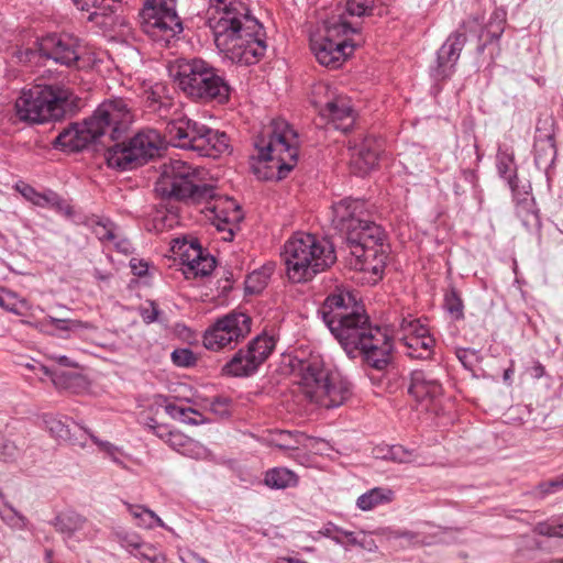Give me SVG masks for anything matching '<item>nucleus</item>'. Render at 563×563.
I'll return each instance as SVG.
<instances>
[{
  "label": "nucleus",
  "mask_w": 563,
  "mask_h": 563,
  "mask_svg": "<svg viewBox=\"0 0 563 563\" xmlns=\"http://www.w3.org/2000/svg\"><path fill=\"white\" fill-rule=\"evenodd\" d=\"M206 22L224 58L253 65L264 56L266 43L261 23L245 0H208Z\"/></svg>",
  "instance_id": "f257e3e1"
},
{
  "label": "nucleus",
  "mask_w": 563,
  "mask_h": 563,
  "mask_svg": "<svg viewBox=\"0 0 563 563\" xmlns=\"http://www.w3.org/2000/svg\"><path fill=\"white\" fill-rule=\"evenodd\" d=\"M301 393L311 402L332 409L342 406L352 395L351 383L325 364L321 355L292 361Z\"/></svg>",
  "instance_id": "f03ea898"
},
{
  "label": "nucleus",
  "mask_w": 563,
  "mask_h": 563,
  "mask_svg": "<svg viewBox=\"0 0 563 563\" xmlns=\"http://www.w3.org/2000/svg\"><path fill=\"white\" fill-rule=\"evenodd\" d=\"M320 313L342 347L352 354L360 346L361 338L369 331V318L364 307L349 291L329 295Z\"/></svg>",
  "instance_id": "7ed1b4c3"
},
{
  "label": "nucleus",
  "mask_w": 563,
  "mask_h": 563,
  "mask_svg": "<svg viewBox=\"0 0 563 563\" xmlns=\"http://www.w3.org/2000/svg\"><path fill=\"white\" fill-rule=\"evenodd\" d=\"M283 256L287 276L294 283L312 279L336 260L332 244L310 233H297L289 239L284 246Z\"/></svg>",
  "instance_id": "20e7f679"
},
{
  "label": "nucleus",
  "mask_w": 563,
  "mask_h": 563,
  "mask_svg": "<svg viewBox=\"0 0 563 563\" xmlns=\"http://www.w3.org/2000/svg\"><path fill=\"white\" fill-rule=\"evenodd\" d=\"M203 172L183 161L164 164L156 191L163 197L174 198L190 205H210L217 199V188L202 178Z\"/></svg>",
  "instance_id": "39448f33"
},
{
  "label": "nucleus",
  "mask_w": 563,
  "mask_h": 563,
  "mask_svg": "<svg viewBox=\"0 0 563 563\" xmlns=\"http://www.w3.org/2000/svg\"><path fill=\"white\" fill-rule=\"evenodd\" d=\"M175 79L180 90L192 100L218 104L229 101L230 85L216 67L201 58L179 63Z\"/></svg>",
  "instance_id": "423d86ee"
},
{
  "label": "nucleus",
  "mask_w": 563,
  "mask_h": 563,
  "mask_svg": "<svg viewBox=\"0 0 563 563\" xmlns=\"http://www.w3.org/2000/svg\"><path fill=\"white\" fill-rule=\"evenodd\" d=\"M258 159L285 178L298 161V134L284 119H275L255 141Z\"/></svg>",
  "instance_id": "0eeeda50"
},
{
  "label": "nucleus",
  "mask_w": 563,
  "mask_h": 563,
  "mask_svg": "<svg viewBox=\"0 0 563 563\" xmlns=\"http://www.w3.org/2000/svg\"><path fill=\"white\" fill-rule=\"evenodd\" d=\"M73 91L64 86L36 85L23 90L14 108L16 117L24 122L43 123L62 119L71 104Z\"/></svg>",
  "instance_id": "6e6552de"
},
{
  "label": "nucleus",
  "mask_w": 563,
  "mask_h": 563,
  "mask_svg": "<svg viewBox=\"0 0 563 563\" xmlns=\"http://www.w3.org/2000/svg\"><path fill=\"white\" fill-rule=\"evenodd\" d=\"M166 134L174 146L194 151L199 156L217 158L229 151V137L224 132L188 118L168 122Z\"/></svg>",
  "instance_id": "1a4fd4ad"
},
{
  "label": "nucleus",
  "mask_w": 563,
  "mask_h": 563,
  "mask_svg": "<svg viewBox=\"0 0 563 563\" xmlns=\"http://www.w3.org/2000/svg\"><path fill=\"white\" fill-rule=\"evenodd\" d=\"M323 29V34L313 35L310 38L311 49L321 65L338 68L357 45L350 38V35L357 33V29L342 15L327 20Z\"/></svg>",
  "instance_id": "9d476101"
},
{
  "label": "nucleus",
  "mask_w": 563,
  "mask_h": 563,
  "mask_svg": "<svg viewBox=\"0 0 563 563\" xmlns=\"http://www.w3.org/2000/svg\"><path fill=\"white\" fill-rule=\"evenodd\" d=\"M131 103L123 98L104 100L87 119L98 143L107 148L110 142L118 141L126 133L133 122Z\"/></svg>",
  "instance_id": "9b49d317"
},
{
  "label": "nucleus",
  "mask_w": 563,
  "mask_h": 563,
  "mask_svg": "<svg viewBox=\"0 0 563 563\" xmlns=\"http://www.w3.org/2000/svg\"><path fill=\"white\" fill-rule=\"evenodd\" d=\"M162 146L159 133L153 129L142 130L128 143H114L106 151L110 167L121 170L132 169L153 158Z\"/></svg>",
  "instance_id": "f8f14e48"
},
{
  "label": "nucleus",
  "mask_w": 563,
  "mask_h": 563,
  "mask_svg": "<svg viewBox=\"0 0 563 563\" xmlns=\"http://www.w3.org/2000/svg\"><path fill=\"white\" fill-rule=\"evenodd\" d=\"M141 19L143 31L156 42L168 43L183 31L174 0H161L157 4L144 7Z\"/></svg>",
  "instance_id": "ddd939ff"
},
{
  "label": "nucleus",
  "mask_w": 563,
  "mask_h": 563,
  "mask_svg": "<svg viewBox=\"0 0 563 563\" xmlns=\"http://www.w3.org/2000/svg\"><path fill=\"white\" fill-rule=\"evenodd\" d=\"M252 319L244 312L232 311L217 319L203 334V345L210 351H220L232 342L238 343L250 332Z\"/></svg>",
  "instance_id": "4468645a"
},
{
  "label": "nucleus",
  "mask_w": 563,
  "mask_h": 563,
  "mask_svg": "<svg viewBox=\"0 0 563 563\" xmlns=\"http://www.w3.org/2000/svg\"><path fill=\"white\" fill-rule=\"evenodd\" d=\"M275 349L273 336L262 334L254 338L245 349H240L222 367V374L246 377L257 372Z\"/></svg>",
  "instance_id": "2eb2a0df"
},
{
  "label": "nucleus",
  "mask_w": 563,
  "mask_h": 563,
  "mask_svg": "<svg viewBox=\"0 0 563 563\" xmlns=\"http://www.w3.org/2000/svg\"><path fill=\"white\" fill-rule=\"evenodd\" d=\"M408 393L421 410L438 412L443 388L439 378L431 371H413L410 375Z\"/></svg>",
  "instance_id": "dca6fc26"
},
{
  "label": "nucleus",
  "mask_w": 563,
  "mask_h": 563,
  "mask_svg": "<svg viewBox=\"0 0 563 563\" xmlns=\"http://www.w3.org/2000/svg\"><path fill=\"white\" fill-rule=\"evenodd\" d=\"M387 251L384 243L355 246L349 252L347 263L351 268L368 274L367 282L376 284L383 277L387 262Z\"/></svg>",
  "instance_id": "f3484780"
},
{
  "label": "nucleus",
  "mask_w": 563,
  "mask_h": 563,
  "mask_svg": "<svg viewBox=\"0 0 563 563\" xmlns=\"http://www.w3.org/2000/svg\"><path fill=\"white\" fill-rule=\"evenodd\" d=\"M41 55L65 66H74L81 56L79 40L68 34H49L38 43Z\"/></svg>",
  "instance_id": "a211bd4d"
},
{
  "label": "nucleus",
  "mask_w": 563,
  "mask_h": 563,
  "mask_svg": "<svg viewBox=\"0 0 563 563\" xmlns=\"http://www.w3.org/2000/svg\"><path fill=\"white\" fill-rule=\"evenodd\" d=\"M465 43L466 35L461 30H456L449 35L437 54V66L433 69L437 79H444L452 74Z\"/></svg>",
  "instance_id": "6ab92c4d"
},
{
  "label": "nucleus",
  "mask_w": 563,
  "mask_h": 563,
  "mask_svg": "<svg viewBox=\"0 0 563 563\" xmlns=\"http://www.w3.org/2000/svg\"><path fill=\"white\" fill-rule=\"evenodd\" d=\"M321 117L328 119L335 129L346 132L354 123V111L351 101L344 96H338L325 103L314 101Z\"/></svg>",
  "instance_id": "aec40b11"
},
{
  "label": "nucleus",
  "mask_w": 563,
  "mask_h": 563,
  "mask_svg": "<svg viewBox=\"0 0 563 563\" xmlns=\"http://www.w3.org/2000/svg\"><path fill=\"white\" fill-rule=\"evenodd\" d=\"M90 143H98V140L87 125V119L82 123H75L64 129L53 142L56 148L68 152L81 151Z\"/></svg>",
  "instance_id": "412c9836"
},
{
  "label": "nucleus",
  "mask_w": 563,
  "mask_h": 563,
  "mask_svg": "<svg viewBox=\"0 0 563 563\" xmlns=\"http://www.w3.org/2000/svg\"><path fill=\"white\" fill-rule=\"evenodd\" d=\"M364 201L345 198L332 206V223L342 232H347L354 225H360L364 213Z\"/></svg>",
  "instance_id": "4be33fe9"
},
{
  "label": "nucleus",
  "mask_w": 563,
  "mask_h": 563,
  "mask_svg": "<svg viewBox=\"0 0 563 563\" xmlns=\"http://www.w3.org/2000/svg\"><path fill=\"white\" fill-rule=\"evenodd\" d=\"M384 241V232L379 225L368 220H361L360 225H354L345 232V244L349 252L355 246H369Z\"/></svg>",
  "instance_id": "5701e85b"
},
{
  "label": "nucleus",
  "mask_w": 563,
  "mask_h": 563,
  "mask_svg": "<svg viewBox=\"0 0 563 563\" xmlns=\"http://www.w3.org/2000/svg\"><path fill=\"white\" fill-rule=\"evenodd\" d=\"M51 525L63 536L65 543L76 538L77 542L86 539L88 536L84 533L87 519L74 510H66L58 514Z\"/></svg>",
  "instance_id": "b1692460"
},
{
  "label": "nucleus",
  "mask_w": 563,
  "mask_h": 563,
  "mask_svg": "<svg viewBox=\"0 0 563 563\" xmlns=\"http://www.w3.org/2000/svg\"><path fill=\"white\" fill-rule=\"evenodd\" d=\"M155 433L173 450L184 455L198 457L202 453V448L180 431L158 427Z\"/></svg>",
  "instance_id": "393cba45"
},
{
  "label": "nucleus",
  "mask_w": 563,
  "mask_h": 563,
  "mask_svg": "<svg viewBox=\"0 0 563 563\" xmlns=\"http://www.w3.org/2000/svg\"><path fill=\"white\" fill-rule=\"evenodd\" d=\"M170 249L173 254L185 266L184 273L186 275H191V267L198 266L200 258L205 254L197 240L187 241L185 238L173 240Z\"/></svg>",
  "instance_id": "a878e982"
},
{
  "label": "nucleus",
  "mask_w": 563,
  "mask_h": 563,
  "mask_svg": "<svg viewBox=\"0 0 563 563\" xmlns=\"http://www.w3.org/2000/svg\"><path fill=\"white\" fill-rule=\"evenodd\" d=\"M373 141L365 139L362 144L352 148L351 168L361 176L371 172L377 164L378 150L372 147Z\"/></svg>",
  "instance_id": "bb28decb"
},
{
  "label": "nucleus",
  "mask_w": 563,
  "mask_h": 563,
  "mask_svg": "<svg viewBox=\"0 0 563 563\" xmlns=\"http://www.w3.org/2000/svg\"><path fill=\"white\" fill-rule=\"evenodd\" d=\"M400 342L407 349L406 353L412 358H428L432 353L434 345L433 338L427 330H420V334L402 335Z\"/></svg>",
  "instance_id": "cd10ccee"
},
{
  "label": "nucleus",
  "mask_w": 563,
  "mask_h": 563,
  "mask_svg": "<svg viewBox=\"0 0 563 563\" xmlns=\"http://www.w3.org/2000/svg\"><path fill=\"white\" fill-rule=\"evenodd\" d=\"M394 497L395 494L390 488L374 487L356 499V507L362 511H369L377 506L391 503Z\"/></svg>",
  "instance_id": "c85d7f7f"
},
{
  "label": "nucleus",
  "mask_w": 563,
  "mask_h": 563,
  "mask_svg": "<svg viewBox=\"0 0 563 563\" xmlns=\"http://www.w3.org/2000/svg\"><path fill=\"white\" fill-rule=\"evenodd\" d=\"M81 11L89 13L88 20L95 21L98 16H108L115 9L119 0H73Z\"/></svg>",
  "instance_id": "c756f323"
},
{
  "label": "nucleus",
  "mask_w": 563,
  "mask_h": 563,
  "mask_svg": "<svg viewBox=\"0 0 563 563\" xmlns=\"http://www.w3.org/2000/svg\"><path fill=\"white\" fill-rule=\"evenodd\" d=\"M497 169L499 175L507 179L509 186L514 189L516 184V165L514 151L508 146H499L497 153Z\"/></svg>",
  "instance_id": "7c9ffc66"
},
{
  "label": "nucleus",
  "mask_w": 563,
  "mask_h": 563,
  "mask_svg": "<svg viewBox=\"0 0 563 563\" xmlns=\"http://www.w3.org/2000/svg\"><path fill=\"white\" fill-rule=\"evenodd\" d=\"M129 512L134 518L136 526L144 529L165 527L163 520L151 509L142 505L125 504Z\"/></svg>",
  "instance_id": "2f4dec72"
},
{
  "label": "nucleus",
  "mask_w": 563,
  "mask_h": 563,
  "mask_svg": "<svg viewBox=\"0 0 563 563\" xmlns=\"http://www.w3.org/2000/svg\"><path fill=\"white\" fill-rule=\"evenodd\" d=\"M265 484L276 489L295 487L298 484V476L286 467H275L266 473Z\"/></svg>",
  "instance_id": "473e14b6"
},
{
  "label": "nucleus",
  "mask_w": 563,
  "mask_h": 563,
  "mask_svg": "<svg viewBox=\"0 0 563 563\" xmlns=\"http://www.w3.org/2000/svg\"><path fill=\"white\" fill-rule=\"evenodd\" d=\"M385 345H393L389 334L385 330L369 324V331H366L361 338L357 350L361 352L365 350H378L380 346L383 347Z\"/></svg>",
  "instance_id": "72a5a7b5"
},
{
  "label": "nucleus",
  "mask_w": 563,
  "mask_h": 563,
  "mask_svg": "<svg viewBox=\"0 0 563 563\" xmlns=\"http://www.w3.org/2000/svg\"><path fill=\"white\" fill-rule=\"evenodd\" d=\"M555 145L552 136L540 137L534 143V162L538 166L551 164L555 157Z\"/></svg>",
  "instance_id": "f704fd0d"
},
{
  "label": "nucleus",
  "mask_w": 563,
  "mask_h": 563,
  "mask_svg": "<svg viewBox=\"0 0 563 563\" xmlns=\"http://www.w3.org/2000/svg\"><path fill=\"white\" fill-rule=\"evenodd\" d=\"M362 354L371 367L383 371L391 362L393 345L380 346L378 350H365Z\"/></svg>",
  "instance_id": "c9c22d12"
},
{
  "label": "nucleus",
  "mask_w": 563,
  "mask_h": 563,
  "mask_svg": "<svg viewBox=\"0 0 563 563\" xmlns=\"http://www.w3.org/2000/svg\"><path fill=\"white\" fill-rule=\"evenodd\" d=\"M306 442L312 443L317 442V440L302 433L290 431H280L274 440L275 445L283 450H296L300 444L309 446L310 444Z\"/></svg>",
  "instance_id": "e433bc0d"
},
{
  "label": "nucleus",
  "mask_w": 563,
  "mask_h": 563,
  "mask_svg": "<svg viewBox=\"0 0 563 563\" xmlns=\"http://www.w3.org/2000/svg\"><path fill=\"white\" fill-rule=\"evenodd\" d=\"M395 336L400 341L402 335H416L420 334V330H427V328L420 323L419 320L411 318H399L391 324Z\"/></svg>",
  "instance_id": "4c0bfd02"
},
{
  "label": "nucleus",
  "mask_w": 563,
  "mask_h": 563,
  "mask_svg": "<svg viewBox=\"0 0 563 563\" xmlns=\"http://www.w3.org/2000/svg\"><path fill=\"white\" fill-rule=\"evenodd\" d=\"M385 0H346L345 10L352 16L369 15L378 5H384Z\"/></svg>",
  "instance_id": "58836bf2"
},
{
  "label": "nucleus",
  "mask_w": 563,
  "mask_h": 563,
  "mask_svg": "<svg viewBox=\"0 0 563 563\" xmlns=\"http://www.w3.org/2000/svg\"><path fill=\"white\" fill-rule=\"evenodd\" d=\"M0 517L11 528L23 530L27 527V519L7 503L0 509Z\"/></svg>",
  "instance_id": "ea45409f"
},
{
  "label": "nucleus",
  "mask_w": 563,
  "mask_h": 563,
  "mask_svg": "<svg viewBox=\"0 0 563 563\" xmlns=\"http://www.w3.org/2000/svg\"><path fill=\"white\" fill-rule=\"evenodd\" d=\"M142 563H165V555L153 544L143 542L142 545L132 554Z\"/></svg>",
  "instance_id": "a19ab883"
},
{
  "label": "nucleus",
  "mask_w": 563,
  "mask_h": 563,
  "mask_svg": "<svg viewBox=\"0 0 563 563\" xmlns=\"http://www.w3.org/2000/svg\"><path fill=\"white\" fill-rule=\"evenodd\" d=\"M165 411L174 419H180L183 422L188 424H199L202 422V420H197L190 417V415H198L200 416L195 409L192 408H184L180 406H177L175 404H167L165 406Z\"/></svg>",
  "instance_id": "79ce46f5"
},
{
  "label": "nucleus",
  "mask_w": 563,
  "mask_h": 563,
  "mask_svg": "<svg viewBox=\"0 0 563 563\" xmlns=\"http://www.w3.org/2000/svg\"><path fill=\"white\" fill-rule=\"evenodd\" d=\"M115 537L121 547L131 554H133L144 542L139 534L129 531H117Z\"/></svg>",
  "instance_id": "37998d69"
},
{
  "label": "nucleus",
  "mask_w": 563,
  "mask_h": 563,
  "mask_svg": "<svg viewBox=\"0 0 563 563\" xmlns=\"http://www.w3.org/2000/svg\"><path fill=\"white\" fill-rule=\"evenodd\" d=\"M269 275L265 271H255L250 274L245 282V290L249 294L260 292L266 285Z\"/></svg>",
  "instance_id": "c03bdc74"
},
{
  "label": "nucleus",
  "mask_w": 563,
  "mask_h": 563,
  "mask_svg": "<svg viewBox=\"0 0 563 563\" xmlns=\"http://www.w3.org/2000/svg\"><path fill=\"white\" fill-rule=\"evenodd\" d=\"M49 433L57 440H70V430L68 426L59 418H48L46 421Z\"/></svg>",
  "instance_id": "a18cd8bd"
},
{
  "label": "nucleus",
  "mask_w": 563,
  "mask_h": 563,
  "mask_svg": "<svg viewBox=\"0 0 563 563\" xmlns=\"http://www.w3.org/2000/svg\"><path fill=\"white\" fill-rule=\"evenodd\" d=\"M444 305L448 312L455 319L463 318V302L455 290H451L445 295Z\"/></svg>",
  "instance_id": "49530a36"
},
{
  "label": "nucleus",
  "mask_w": 563,
  "mask_h": 563,
  "mask_svg": "<svg viewBox=\"0 0 563 563\" xmlns=\"http://www.w3.org/2000/svg\"><path fill=\"white\" fill-rule=\"evenodd\" d=\"M93 232L102 242H114L117 240V227L111 221L98 222Z\"/></svg>",
  "instance_id": "de8ad7c7"
},
{
  "label": "nucleus",
  "mask_w": 563,
  "mask_h": 563,
  "mask_svg": "<svg viewBox=\"0 0 563 563\" xmlns=\"http://www.w3.org/2000/svg\"><path fill=\"white\" fill-rule=\"evenodd\" d=\"M25 306L26 301L24 299H18L12 292H7L5 295L0 294V307L7 311L21 314V309Z\"/></svg>",
  "instance_id": "09e8293b"
},
{
  "label": "nucleus",
  "mask_w": 563,
  "mask_h": 563,
  "mask_svg": "<svg viewBox=\"0 0 563 563\" xmlns=\"http://www.w3.org/2000/svg\"><path fill=\"white\" fill-rule=\"evenodd\" d=\"M561 489H563V475L558 478L540 483L536 487L534 494L538 497L543 498V497H545L550 494H554Z\"/></svg>",
  "instance_id": "8fccbe9b"
},
{
  "label": "nucleus",
  "mask_w": 563,
  "mask_h": 563,
  "mask_svg": "<svg viewBox=\"0 0 563 563\" xmlns=\"http://www.w3.org/2000/svg\"><path fill=\"white\" fill-rule=\"evenodd\" d=\"M174 364L183 367L194 365L197 361L194 352L189 349H178L172 353Z\"/></svg>",
  "instance_id": "3c124183"
},
{
  "label": "nucleus",
  "mask_w": 563,
  "mask_h": 563,
  "mask_svg": "<svg viewBox=\"0 0 563 563\" xmlns=\"http://www.w3.org/2000/svg\"><path fill=\"white\" fill-rule=\"evenodd\" d=\"M214 258L209 254H203L202 257L200 258V264H198V266L191 267V275L195 277L208 276L214 269Z\"/></svg>",
  "instance_id": "603ef678"
},
{
  "label": "nucleus",
  "mask_w": 563,
  "mask_h": 563,
  "mask_svg": "<svg viewBox=\"0 0 563 563\" xmlns=\"http://www.w3.org/2000/svg\"><path fill=\"white\" fill-rule=\"evenodd\" d=\"M390 459L398 463H413L416 455L413 451H409L401 445H395L389 451Z\"/></svg>",
  "instance_id": "864d4df0"
},
{
  "label": "nucleus",
  "mask_w": 563,
  "mask_h": 563,
  "mask_svg": "<svg viewBox=\"0 0 563 563\" xmlns=\"http://www.w3.org/2000/svg\"><path fill=\"white\" fill-rule=\"evenodd\" d=\"M90 438L100 448V450H102L103 452H106L108 454V456L114 463H118L120 465L122 464V461L119 459V456L121 455V450L118 446H115L112 443L107 442V441H100L93 434H90Z\"/></svg>",
  "instance_id": "5fc2aeb1"
},
{
  "label": "nucleus",
  "mask_w": 563,
  "mask_h": 563,
  "mask_svg": "<svg viewBox=\"0 0 563 563\" xmlns=\"http://www.w3.org/2000/svg\"><path fill=\"white\" fill-rule=\"evenodd\" d=\"M16 445L0 434V461H9L16 456Z\"/></svg>",
  "instance_id": "6e6d98bb"
},
{
  "label": "nucleus",
  "mask_w": 563,
  "mask_h": 563,
  "mask_svg": "<svg viewBox=\"0 0 563 563\" xmlns=\"http://www.w3.org/2000/svg\"><path fill=\"white\" fill-rule=\"evenodd\" d=\"M517 214L522 219L525 225H529L532 221L538 220L537 213L531 210L530 202L527 200H523L518 205Z\"/></svg>",
  "instance_id": "4d7b16f0"
},
{
  "label": "nucleus",
  "mask_w": 563,
  "mask_h": 563,
  "mask_svg": "<svg viewBox=\"0 0 563 563\" xmlns=\"http://www.w3.org/2000/svg\"><path fill=\"white\" fill-rule=\"evenodd\" d=\"M354 547L361 548L371 553H374L378 550L375 540L369 536L368 532L365 531H358V537Z\"/></svg>",
  "instance_id": "13d9d810"
},
{
  "label": "nucleus",
  "mask_w": 563,
  "mask_h": 563,
  "mask_svg": "<svg viewBox=\"0 0 563 563\" xmlns=\"http://www.w3.org/2000/svg\"><path fill=\"white\" fill-rule=\"evenodd\" d=\"M338 536L342 543L336 544L343 547L345 550H349L351 547L356 544L358 532L345 530L340 527V532H338Z\"/></svg>",
  "instance_id": "bf43d9fd"
},
{
  "label": "nucleus",
  "mask_w": 563,
  "mask_h": 563,
  "mask_svg": "<svg viewBox=\"0 0 563 563\" xmlns=\"http://www.w3.org/2000/svg\"><path fill=\"white\" fill-rule=\"evenodd\" d=\"M338 532H340V527L334 525L333 522H327L317 533L319 536L331 539L335 544L342 543L339 539Z\"/></svg>",
  "instance_id": "052dcab7"
},
{
  "label": "nucleus",
  "mask_w": 563,
  "mask_h": 563,
  "mask_svg": "<svg viewBox=\"0 0 563 563\" xmlns=\"http://www.w3.org/2000/svg\"><path fill=\"white\" fill-rule=\"evenodd\" d=\"M159 309L154 302L141 308V317L145 323H153L158 320Z\"/></svg>",
  "instance_id": "680f3d73"
},
{
  "label": "nucleus",
  "mask_w": 563,
  "mask_h": 563,
  "mask_svg": "<svg viewBox=\"0 0 563 563\" xmlns=\"http://www.w3.org/2000/svg\"><path fill=\"white\" fill-rule=\"evenodd\" d=\"M52 203H56V192L52 190L40 192L35 201V206L42 208H49Z\"/></svg>",
  "instance_id": "e2e57ef3"
},
{
  "label": "nucleus",
  "mask_w": 563,
  "mask_h": 563,
  "mask_svg": "<svg viewBox=\"0 0 563 563\" xmlns=\"http://www.w3.org/2000/svg\"><path fill=\"white\" fill-rule=\"evenodd\" d=\"M49 208L55 210L56 212H59V213L66 216V217L73 216V209H71L70 205L65 199L59 197L57 194H56V203H52V206Z\"/></svg>",
  "instance_id": "0e129e2a"
},
{
  "label": "nucleus",
  "mask_w": 563,
  "mask_h": 563,
  "mask_svg": "<svg viewBox=\"0 0 563 563\" xmlns=\"http://www.w3.org/2000/svg\"><path fill=\"white\" fill-rule=\"evenodd\" d=\"M16 189L26 200L35 205V201L40 192L36 191L32 186L27 184H18Z\"/></svg>",
  "instance_id": "69168bd1"
},
{
  "label": "nucleus",
  "mask_w": 563,
  "mask_h": 563,
  "mask_svg": "<svg viewBox=\"0 0 563 563\" xmlns=\"http://www.w3.org/2000/svg\"><path fill=\"white\" fill-rule=\"evenodd\" d=\"M130 267L134 275L144 276L147 273L148 265L146 262H143L137 258H132L130 261Z\"/></svg>",
  "instance_id": "338daca9"
},
{
  "label": "nucleus",
  "mask_w": 563,
  "mask_h": 563,
  "mask_svg": "<svg viewBox=\"0 0 563 563\" xmlns=\"http://www.w3.org/2000/svg\"><path fill=\"white\" fill-rule=\"evenodd\" d=\"M534 531L541 536L555 537V523L539 522Z\"/></svg>",
  "instance_id": "774afa93"
}]
</instances>
